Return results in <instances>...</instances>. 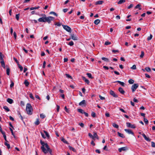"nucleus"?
<instances>
[{
    "instance_id": "obj_33",
    "label": "nucleus",
    "mask_w": 155,
    "mask_h": 155,
    "mask_svg": "<svg viewBox=\"0 0 155 155\" xmlns=\"http://www.w3.org/2000/svg\"><path fill=\"white\" fill-rule=\"evenodd\" d=\"M10 71L9 68H7L6 74L8 75L10 74Z\"/></svg>"
},
{
    "instance_id": "obj_6",
    "label": "nucleus",
    "mask_w": 155,
    "mask_h": 155,
    "mask_svg": "<svg viewBox=\"0 0 155 155\" xmlns=\"http://www.w3.org/2000/svg\"><path fill=\"white\" fill-rule=\"evenodd\" d=\"M138 84H135L133 85L131 87V90L133 92L135 91L136 89L138 87Z\"/></svg>"
},
{
    "instance_id": "obj_46",
    "label": "nucleus",
    "mask_w": 155,
    "mask_h": 155,
    "mask_svg": "<svg viewBox=\"0 0 155 155\" xmlns=\"http://www.w3.org/2000/svg\"><path fill=\"white\" fill-rule=\"evenodd\" d=\"M18 114L20 116V117H21V120H23V117L21 115L20 112L19 111H18Z\"/></svg>"
},
{
    "instance_id": "obj_7",
    "label": "nucleus",
    "mask_w": 155,
    "mask_h": 155,
    "mask_svg": "<svg viewBox=\"0 0 155 155\" xmlns=\"http://www.w3.org/2000/svg\"><path fill=\"white\" fill-rule=\"evenodd\" d=\"M139 134H141L144 138L145 140L146 141L149 142H150V141L151 139L149 137H147L143 133L141 134V132H139Z\"/></svg>"
},
{
    "instance_id": "obj_9",
    "label": "nucleus",
    "mask_w": 155,
    "mask_h": 155,
    "mask_svg": "<svg viewBox=\"0 0 155 155\" xmlns=\"http://www.w3.org/2000/svg\"><path fill=\"white\" fill-rule=\"evenodd\" d=\"M0 62L1 63L2 66L4 69L5 68V65L4 61L3 59H1L0 60Z\"/></svg>"
},
{
    "instance_id": "obj_36",
    "label": "nucleus",
    "mask_w": 155,
    "mask_h": 155,
    "mask_svg": "<svg viewBox=\"0 0 155 155\" xmlns=\"http://www.w3.org/2000/svg\"><path fill=\"white\" fill-rule=\"evenodd\" d=\"M49 14H53V15H55L56 16H58V15L55 12H50Z\"/></svg>"
},
{
    "instance_id": "obj_48",
    "label": "nucleus",
    "mask_w": 155,
    "mask_h": 155,
    "mask_svg": "<svg viewBox=\"0 0 155 155\" xmlns=\"http://www.w3.org/2000/svg\"><path fill=\"white\" fill-rule=\"evenodd\" d=\"M19 14H16L15 15V18L18 21L19 20Z\"/></svg>"
},
{
    "instance_id": "obj_27",
    "label": "nucleus",
    "mask_w": 155,
    "mask_h": 155,
    "mask_svg": "<svg viewBox=\"0 0 155 155\" xmlns=\"http://www.w3.org/2000/svg\"><path fill=\"white\" fill-rule=\"evenodd\" d=\"M44 133H45V134L46 137L48 138H49V137H50V136L49 134L45 130H44Z\"/></svg>"
},
{
    "instance_id": "obj_47",
    "label": "nucleus",
    "mask_w": 155,
    "mask_h": 155,
    "mask_svg": "<svg viewBox=\"0 0 155 155\" xmlns=\"http://www.w3.org/2000/svg\"><path fill=\"white\" fill-rule=\"evenodd\" d=\"M91 116L93 117H95L96 116V114L94 112H92V113H91Z\"/></svg>"
},
{
    "instance_id": "obj_51",
    "label": "nucleus",
    "mask_w": 155,
    "mask_h": 155,
    "mask_svg": "<svg viewBox=\"0 0 155 155\" xmlns=\"http://www.w3.org/2000/svg\"><path fill=\"white\" fill-rule=\"evenodd\" d=\"M14 82L12 81H11V84L10 85V87L11 88H12L14 86Z\"/></svg>"
},
{
    "instance_id": "obj_64",
    "label": "nucleus",
    "mask_w": 155,
    "mask_h": 155,
    "mask_svg": "<svg viewBox=\"0 0 155 155\" xmlns=\"http://www.w3.org/2000/svg\"><path fill=\"white\" fill-rule=\"evenodd\" d=\"M105 116L107 117H110V114L108 113H106L105 114Z\"/></svg>"
},
{
    "instance_id": "obj_18",
    "label": "nucleus",
    "mask_w": 155,
    "mask_h": 155,
    "mask_svg": "<svg viewBox=\"0 0 155 155\" xmlns=\"http://www.w3.org/2000/svg\"><path fill=\"white\" fill-rule=\"evenodd\" d=\"M114 82V83L117 82L118 83H119V84H120L121 86H124V84H125L123 82H121L120 81H115Z\"/></svg>"
},
{
    "instance_id": "obj_56",
    "label": "nucleus",
    "mask_w": 155,
    "mask_h": 155,
    "mask_svg": "<svg viewBox=\"0 0 155 155\" xmlns=\"http://www.w3.org/2000/svg\"><path fill=\"white\" fill-rule=\"evenodd\" d=\"M64 109H65V110L68 113H69V110H68V109L67 108V107L66 106H65V107H64Z\"/></svg>"
},
{
    "instance_id": "obj_38",
    "label": "nucleus",
    "mask_w": 155,
    "mask_h": 155,
    "mask_svg": "<svg viewBox=\"0 0 155 155\" xmlns=\"http://www.w3.org/2000/svg\"><path fill=\"white\" fill-rule=\"evenodd\" d=\"M87 76L91 78H93V77H92L91 74L90 73H87Z\"/></svg>"
},
{
    "instance_id": "obj_10",
    "label": "nucleus",
    "mask_w": 155,
    "mask_h": 155,
    "mask_svg": "<svg viewBox=\"0 0 155 155\" xmlns=\"http://www.w3.org/2000/svg\"><path fill=\"white\" fill-rule=\"evenodd\" d=\"M124 130L126 132L129 134H131L132 135H134V134L132 130L130 129H125Z\"/></svg>"
},
{
    "instance_id": "obj_52",
    "label": "nucleus",
    "mask_w": 155,
    "mask_h": 155,
    "mask_svg": "<svg viewBox=\"0 0 155 155\" xmlns=\"http://www.w3.org/2000/svg\"><path fill=\"white\" fill-rule=\"evenodd\" d=\"M151 143L152 147H155V143L153 142H151Z\"/></svg>"
},
{
    "instance_id": "obj_42",
    "label": "nucleus",
    "mask_w": 155,
    "mask_h": 155,
    "mask_svg": "<svg viewBox=\"0 0 155 155\" xmlns=\"http://www.w3.org/2000/svg\"><path fill=\"white\" fill-rule=\"evenodd\" d=\"M134 82V81L133 79H130L128 81V82L130 84H133Z\"/></svg>"
},
{
    "instance_id": "obj_44",
    "label": "nucleus",
    "mask_w": 155,
    "mask_h": 155,
    "mask_svg": "<svg viewBox=\"0 0 155 155\" xmlns=\"http://www.w3.org/2000/svg\"><path fill=\"white\" fill-rule=\"evenodd\" d=\"M143 120H144V122L145 123V124H148V120L146 118H144Z\"/></svg>"
},
{
    "instance_id": "obj_41",
    "label": "nucleus",
    "mask_w": 155,
    "mask_h": 155,
    "mask_svg": "<svg viewBox=\"0 0 155 155\" xmlns=\"http://www.w3.org/2000/svg\"><path fill=\"white\" fill-rule=\"evenodd\" d=\"M153 37V36L151 34L150 35V36L148 37L147 39L148 41L150 40Z\"/></svg>"
},
{
    "instance_id": "obj_35",
    "label": "nucleus",
    "mask_w": 155,
    "mask_h": 155,
    "mask_svg": "<svg viewBox=\"0 0 155 155\" xmlns=\"http://www.w3.org/2000/svg\"><path fill=\"white\" fill-rule=\"evenodd\" d=\"M35 124L36 125H38L40 123V122L39 121V119H36V121L35 123Z\"/></svg>"
},
{
    "instance_id": "obj_30",
    "label": "nucleus",
    "mask_w": 155,
    "mask_h": 155,
    "mask_svg": "<svg viewBox=\"0 0 155 155\" xmlns=\"http://www.w3.org/2000/svg\"><path fill=\"white\" fill-rule=\"evenodd\" d=\"M145 70L148 72H150L151 71L150 68L149 67H146L145 68Z\"/></svg>"
},
{
    "instance_id": "obj_37",
    "label": "nucleus",
    "mask_w": 155,
    "mask_h": 155,
    "mask_svg": "<svg viewBox=\"0 0 155 155\" xmlns=\"http://www.w3.org/2000/svg\"><path fill=\"white\" fill-rule=\"evenodd\" d=\"M18 68H20L21 71H22L23 70V67L21 65L19 64H18Z\"/></svg>"
},
{
    "instance_id": "obj_3",
    "label": "nucleus",
    "mask_w": 155,
    "mask_h": 155,
    "mask_svg": "<svg viewBox=\"0 0 155 155\" xmlns=\"http://www.w3.org/2000/svg\"><path fill=\"white\" fill-rule=\"evenodd\" d=\"M93 135L91 133H89L88 134L89 136L92 139L95 140V139L96 138L97 139H99V137L97 134V133L95 132H93Z\"/></svg>"
},
{
    "instance_id": "obj_26",
    "label": "nucleus",
    "mask_w": 155,
    "mask_h": 155,
    "mask_svg": "<svg viewBox=\"0 0 155 155\" xmlns=\"http://www.w3.org/2000/svg\"><path fill=\"white\" fill-rule=\"evenodd\" d=\"M69 149L71 150H72L74 152H76V149L71 146H69Z\"/></svg>"
},
{
    "instance_id": "obj_15",
    "label": "nucleus",
    "mask_w": 155,
    "mask_h": 155,
    "mask_svg": "<svg viewBox=\"0 0 155 155\" xmlns=\"http://www.w3.org/2000/svg\"><path fill=\"white\" fill-rule=\"evenodd\" d=\"M45 16L42 18H40L38 19V21L39 22H45Z\"/></svg>"
},
{
    "instance_id": "obj_4",
    "label": "nucleus",
    "mask_w": 155,
    "mask_h": 155,
    "mask_svg": "<svg viewBox=\"0 0 155 155\" xmlns=\"http://www.w3.org/2000/svg\"><path fill=\"white\" fill-rule=\"evenodd\" d=\"M44 16H45V22H47L48 23H50L51 21L53 20L54 18V17L51 16H49L48 17H46L45 15H44Z\"/></svg>"
},
{
    "instance_id": "obj_58",
    "label": "nucleus",
    "mask_w": 155,
    "mask_h": 155,
    "mask_svg": "<svg viewBox=\"0 0 155 155\" xmlns=\"http://www.w3.org/2000/svg\"><path fill=\"white\" fill-rule=\"evenodd\" d=\"M99 98H100V99H101V100H104L105 99V98L104 97H102V96H101V95H99Z\"/></svg>"
},
{
    "instance_id": "obj_32",
    "label": "nucleus",
    "mask_w": 155,
    "mask_h": 155,
    "mask_svg": "<svg viewBox=\"0 0 155 155\" xmlns=\"http://www.w3.org/2000/svg\"><path fill=\"white\" fill-rule=\"evenodd\" d=\"M125 2V0H120L118 2V4H122Z\"/></svg>"
},
{
    "instance_id": "obj_29",
    "label": "nucleus",
    "mask_w": 155,
    "mask_h": 155,
    "mask_svg": "<svg viewBox=\"0 0 155 155\" xmlns=\"http://www.w3.org/2000/svg\"><path fill=\"white\" fill-rule=\"evenodd\" d=\"M140 4L137 5L135 7V9L138 8L139 10H141V8L140 7Z\"/></svg>"
},
{
    "instance_id": "obj_5",
    "label": "nucleus",
    "mask_w": 155,
    "mask_h": 155,
    "mask_svg": "<svg viewBox=\"0 0 155 155\" xmlns=\"http://www.w3.org/2000/svg\"><path fill=\"white\" fill-rule=\"evenodd\" d=\"M63 27L64 28L65 30L71 33V29L70 27L68 25H63Z\"/></svg>"
},
{
    "instance_id": "obj_39",
    "label": "nucleus",
    "mask_w": 155,
    "mask_h": 155,
    "mask_svg": "<svg viewBox=\"0 0 155 155\" xmlns=\"http://www.w3.org/2000/svg\"><path fill=\"white\" fill-rule=\"evenodd\" d=\"M113 126L114 127L117 128H118L119 127L118 125L115 123H113Z\"/></svg>"
},
{
    "instance_id": "obj_16",
    "label": "nucleus",
    "mask_w": 155,
    "mask_h": 155,
    "mask_svg": "<svg viewBox=\"0 0 155 155\" xmlns=\"http://www.w3.org/2000/svg\"><path fill=\"white\" fill-rule=\"evenodd\" d=\"M82 79L84 81L87 83L88 84L89 83V81L86 79L84 77L82 76Z\"/></svg>"
},
{
    "instance_id": "obj_14",
    "label": "nucleus",
    "mask_w": 155,
    "mask_h": 155,
    "mask_svg": "<svg viewBox=\"0 0 155 155\" xmlns=\"http://www.w3.org/2000/svg\"><path fill=\"white\" fill-rule=\"evenodd\" d=\"M86 101L85 100H82L81 102L79 103V105L80 106H85L86 105Z\"/></svg>"
},
{
    "instance_id": "obj_49",
    "label": "nucleus",
    "mask_w": 155,
    "mask_h": 155,
    "mask_svg": "<svg viewBox=\"0 0 155 155\" xmlns=\"http://www.w3.org/2000/svg\"><path fill=\"white\" fill-rule=\"evenodd\" d=\"M40 117L41 118L43 119L45 117V116L43 114H41L40 115Z\"/></svg>"
},
{
    "instance_id": "obj_2",
    "label": "nucleus",
    "mask_w": 155,
    "mask_h": 155,
    "mask_svg": "<svg viewBox=\"0 0 155 155\" xmlns=\"http://www.w3.org/2000/svg\"><path fill=\"white\" fill-rule=\"evenodd\" d=\"M40 143L42 145V146L41 147V149L42 151L44 153H47V150L45 148V147L46 148V144L48 145L47 143H45L44 142L41 140Z\"/></svg>"
},
{
    "instance_id": "obj_13",
    "label": "nucleus",
    "mask_w": 155,
    "mask_h": 155,
    "mask_svg": "<svg viewBox=\"0 0 155 155\" xmlns=\"http://www.w3.org/2000/svg\"><path fill=\"white\" fill-rule=\"evenodd\" d=\"M127 150V147H123L121 148H119L118 149V151L120 152L122 151H125Z\"/></svg>"
},
{
    "instance_id": "obj_57",
    "label": "nucleus",
    "mask_w": 155,
    "mask_h": 155,
    "mask_svg": "<svg viewBox=\"0 0 155 155\" xmlns=\"http://www.w3.org/2000/svg\"><path fill=\"white\" fill-rule=\"evenodd\" d=\"M133 4H131L129 6L127 7L128 9H130L132 8L133 6Z\"/></svg>"
},
{
    "instance_id": "obj_43",
    "label": "nucleus",
    "mask_w": 155,
    "mask_h": 155,
    "mask_svg": "<svg viewBox=\"0 0 155 155\" xmlns=\"http://www.w3.org/2000/svg\"><path fill=\"white\" fill-rule=\"evenodd\" d=\"M74 44V43L73 41H71L68 44V45H69L70 46H73Z\"/></svg>"
},
{
    "instance_id": "obj_31",
    "label": "nucleus",
    "mask_w": 155,
    "mask_h": 155,
    "mask_svg": "<svg viewBox=\"0 0 155 155\" xmlns=\"http://www.w3.org/2000/svg\"><path fill=\"white\" fill-rule=\"evenodd\" d=\"M5 145L7 147L8 149H9L10 148V144L7 143L6 142L5 143Z\"/></svg>"
},
{
    "instance_id": "obj_60",
    "label": "nucleus",
    "mask_w": 155,
    "mask_h": 155,
    "mask_svg": "<svg viewBox=\"0 0 155 155\" xmlns=\"http://www.w3.org/2000/svg\"><path fill=\"white\" fill-rule=\"evenodd\" d=\"M112 52L113 53L118 52H119V51L118 50H112Z\"/></svg>"
},
{
    "instance_id": "obj_59",
    "label": "nucleus",
    "mask_w": 155,
    "mask_h": 155,
    "mask_svg": "<svg viewBox=\"0 0 155 155\" xmlns=\"http://www.w3.org/2000/svg\"><path fill=\"white\" fill-rule=\"evenodd\" d=\"M4 58L3 54L2 52H0V58Z\"/></svg>"
},
{
    "instance_id": "obj_11",
    "label": "nucleus",
    "mask_w": 155,
    "mask_h": 155,
    "mask_svg": "<svg viewBox=\"0 0 155 155\" xmlns=\"http://www.w3.org/2000/svg\"><path fill=\"white\" fill-rule=\"evenodd\" d=\"M71 39L74 40H78V38L76 35L74 34H71Z\"/></svg>"
},
{
    "instance_id": "obj_19",
    "label": "nucleus",
    "mask_w": 155,
    "mask_h": 155,
    "mask_svg": "<svg viewBox=\"0 0 155 155\" xmlns=\"http://www.w3.org/2000/svg\"><path fill=\"white\" fill-rule=\"evenodd\" d=\"M7 101L10 104H12L13 103V100L11 98H8L7 100Z\"/></svg>"
},
{
    "instance_id": "obj_1",
    "label": "nucleus",
    "mask_w": 155,
    "mask_h": 155,
    "mask_svg": "<svg viewBox=\"0 0 155 155\" xmlns=\"http://www.w3.org/2000/svg\"><path fill=\"white\" fill-rule=\"evenodd\" d=\"M26 110L28 114L31 115L32 114L33 108L30 104L28 103L26 104Z\"/></svg>"
},
{
    "instance_id": "obj_8",
    "label": "nucleus",
    "mask_w": 155,
    "mask_h": 155,
    "mask_svg": "<svg viewBox=\"0 0 155 155\" xmlns=\"http://www.w3.org/2000/svg\"><path fill=\"white\" fill-rule=\"evenodd\" d=\"M126 124L127 127H130L132 128H135L136 127L134 125L132 124L129 122L127 123Z\"/></svg>"
},
{
    "instance_id": "obj_28",
    "label": "nucleus",
    "mask_w": 155,
    "mask_h": 155,
    "mask_svg": "<svg viewBox=\"0 0 155 155\" xmlns=\"http://www.w3.org/2000/svg\"><path fill=\"white\" fill-rule=\"evenodd\" d=\"M24 83L26 87L28 86L29 84V82L27 80L25 81Z\"/></svg>"
},
{
    "instance_id": "obj_23",
    "label": "nucleus",
    "mask_w": 155,
    "mask_h": 155,
    "mask_svg": "<svg viewBox=\"0 0 155 155\" xmlns=\"http://www.w3.org/2000/svg\"><path fill=\"white\" fill-rule=\"evenodd\" d=\"M103 1H99L96 2V5H101L103 3Z\"/></svg>"
},
{
    "instance_id": "obj_45",
    "label": "nucleus",
    "mask_w": 155,
    "mask_h": 155,
    "mask_svg": "<svg viewBox=\"0 0 155 155\" xmlns=\"http://www.w3.org/2000/svg\"><path fill=\"white\" fill-rule=\"evenodd\" d=\"M144 52L143 51H141V54L140 55V58H142L144 55Z\"/></svg>"
},
{
    "instance_id": "obj_17",
    "label": "nucleus",
    "mask_w": 155,
    "mask_h": 155,
    "mask_svg": "<svg viewBox=\"0 0 155 155\" xmlns=\"http://www.w3.org/2000/svg\"><path fill=\"white\" fill-rule=\"evenodd\" d=\"M118 90L122 94H124L125 93V91L122 87H120L118 89Z\"/></svg>"
},
{
    "instance_id": "obj_25",
    "label": "nucleus",
    "mask_w": 155,
    "mask_h": 155,
    "mask_svg": "<svg viewBox=\"0 0 155 155\" xmlns=\"http://www.w3.org/2000/svg\"><path fill=\"white\" fill-rule=\"evenodd\" d=\"M100 21L99 19H97L94 21V23L95 25H98Z\"/></svg>"
},
{
    "instance_id": "obj_40",
    "label": "nucleus",
    "mask_w": 155,
    "mask_h": 155,
    "mask_svg": "<svg viewBox=\"0 0 155 155\" xmlns=\"http://www.w3.org/2000/svg\"><path fill=\"white\" fill-rule=\"evenodd\" d=\"M61 140L62 141L65 143L67 144L68 143L67 141L64 138H62Z\"/></svg>"
},
{
    "instance_id": "obj_50",
    "label": "nucleus",
    "mask_w": 155,
    "mask_h": 155,
    "mask_svg": "<svg viewBox=\"0 0 155 155\" xmlns=\"http://www.w3.org/2000/svg\"><path fill=\"white\" fill-rule=\"evenodd\" d=\"M131 68L132 69L134 70L136 69V67L135 65L134 64Z\"/></svg>"
},
{
    "instance_id": "obj_12",
    "label": "nucleus",
    "mask_w": 155,
    "mask_h": 155,
    "mask_svg": "<svg viewBox=\"0 0 155 155\" xmlns=\"http://www.w3.org/2000/svg\"><path fill=\"white\" fill-rule=\"evenodd\" d=\"M110 94L112 96L114 97L117 98L118 97L117 95L115 94V93L112 90L110 91Z\"/></svg>"
},
{
    "instance_id": "obj_20",
    "label": "nucleus",
    "mask_w": 155,
    "mask_h": 155,
    "mask_svg": "<svg viewBox=\"0 0 155 155\" xmlns=\"http://www.w3.org/2000/svg\"><path fill=\"white\" fill-rule=\"evenodd\" d=\"M46 148L47 149V152L48 151L49 152H52L51 150L49 148V146L48 145L46 144Z\"/></svg>"
},
{
    "instance_id": "obj_24",
    "label": "nucleus",
    "mask_w": 155,
    "mask_h": 155,
    "mask_svg": "<svg viewBox=\"0 0 155 155\" xmlns=\"http://www.w3.org/2000/svg\"><path fill=\"white\" fill-rule=\"evenodd\" d=\"M3 108L7 112H8L10 111V110L9 109L8 107L6 106H4Z\"/></svg>"
},
{
    "instance_id": "obj_63",
    "label": "nucleus",
    "mask_w": 155,
    "mask_h": 155,
    "mask_svg": "<svg viewBox=\"0 0 155 155\" xmlns=\"http://www.w3.org/2000/svg\"><path fill=\"white\" fill-rule=\"evenodd\" d=\"M55 25L58 26H60L61 25V24L59 22H57L55 24Z\"/></svg>"
},
{
    "instance_id": "obj_21",
    "label": "nucleus",
    "mask_w": 155,
    "mask_h": 155,
    "mask_svg": "<svg viewBox=\"0 0 155 155\" xmlns=\"http://www.w3.org/2000/svg\"><path fill=\"white\" fill-rule=\"evenodd\" d=\"M117 134L120 137L122 138H124L125 137L124 136V134H121L119 132H118Z\"/></svg>"
},
{
    "instance_id": "obj_55",
    "label": "nucleus",
    "mask_w": 155,
    "mask_h": 155,
    "mask_svg": "<svg viewBox=\"0 0 155 155\" xmlns=\"http://www.w3.org/2000/svg\"><path fill=\"white\" fill-rule=\"evenodd\" d=\"M65 75L67 77L69 78H71V79L72 78L71 76H70V75H69V74H66Z\"/></svg>"
},
{
    "instance_id": "obj_62",
    "label": "nucleus",
    "mask_w": 155,
    "mask_h": 155,
    "mask_svg": "<svg viewBox=\"0 0 155 155\" xmlns=\"http://www.w3.org/2000/svg\"><path fill=\"white\" fill-rule=\"evenodd\" d=\"M41 136L43 138H46V137H45V136L44 134H43V133L42 132H41Z\"/></svg>"
},
{
    "instance_id": "obj_61",
    "label": "nucleus",
    "mask_w": 155,
    "mask_h": 155,
    "mask_svg": "<svg viewBox=\"0 0 155 155\" xmlns=\"http://www.w3.org/2000/svg\"><path fill=\"white\" fill-rule=\"evenodd\" d=\"M21 105V106H24L25 105V103L23 101H21L20 103Z\"/></svg>"
},
{
    "instance_id": "obj_54",
    "label": "nucleus",
    "mask_w": 155,
    "mask_h": 155,
    "mask_svg": "<svg viewBox=\"0 0 155 155\" xmlns=\"http://www.w3.org/2000/svg\"><path fill=\"white\" fill-rule=\"evenodd\" d=\"M29 97L31 99H34V97L33 96V95H32V94H29Z\"/></svg>"
},
{
    "instance_id": "obj_34",
    "label": "nucleus",
    "mask_w": 155,
    "mask_h": 155,
    "mask_svg": "<svg viewBox=\"0 0 155 155\" xmlns=\"http://www.w3.org/2000/svg\"><path fill=\"white\" fill-rule=\"evenodd\" d=\"M78 112L81 113L83 114L84 112V111L82 109H79L78 110Z\"/></svg>"
},
{
    "instance_id": "obj_22",
    "label": "nucleus",
    "mask_w": 155,
    "mask_h": 155,
    "mask_svg": "<svg viewBox=\"0 0 155 155\" xmlns=\"http://www.w3.org/2000/svg\"><path fill=\"white\" fill-rule=\"evenodd\" d=\"M40 8L39 6H37L36 7H31L30 8V9L31 10H32L34 9H38Z\"/></svg>"
},
{
    "instance_id": "obj_53",
    "label": "nucleus",
    "mask_w": 155,
    "mask_h": 155,
    "mask_svg": "<svg viewBox=\"0 0 155 155\" xmlns=\"http://www.w3.org/2000/svg\"><path fill=\"white\" fill-rule=\"evenodd\" d=\"M111 44V43L110 42H109V41H106L105 43V45H108Z\"/></svg>"
}]
</instances>
